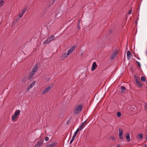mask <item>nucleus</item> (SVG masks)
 I'll use <instances>...</instances> for the list:
<instances>
[{
	"instance_id": "nucleus-13",
	"label": "nucleus",
	"mask_w": 147,
	"mask_h": 147,
	"mask_svg": "<svg viewBox=\"0 0 147 147\" xmlns=\"http://www.w3.org/2000/svg\"><path fill=\"white\" fill-rule=\"evenodd\" d=\"M73 51L71 49H70L68 51V52L67 54L66 53H65L64 57L65 58L69 54L71 53Z\"/></svg>"
},
{
	"instance_id": "nucleus-14",
	"label": "nucleus",
	"mask_w": 147,
	"mask_h": 147,
	"mask_svg": "<svg viewBox=\"0 0 147 147\" xmlns=\"http://www.w3.org/2000/svg\"><path fill=\"white\" fill-rule=\"evenodd\" d=\"M126 138L127 139L128 142H129L131 140L129 134V133L128 132L126 133Z\"/></svg>"
},
{
	"instance_id": "nucleus-8",
	"label": "nucleus",
	"mask_w": 147,
	"mask_h": 147,
	"mask_svg": "<svg viewBox=\"0 0 147 147\" xmlns=\"http://www.w3.org/2000/svg\"><path fill=\"white\" fill-rule=\"evenodd\" d=\"M97 67V65H96V62H94L91 68V70L93 71Z\"/></svg>"
},
{
	"instance_id": "nucleus-38",
	"label": "nucleus",
	"mask_w": 147,
	"mask_h": 147,
	"mask_svg": "<svg viewBox=\"0 0 147 147\" xmlns=\"http://www.w3.org/2000/svg\"><path fill=\"white\" fill-rule=\"evenodd\" d=\"M69 123V122L68 121H67V124H68Z\"/></svg>"
},
{
	"instance_id": "nucleus-23",
	"label": "nucleus",
	"mask_w": 147,
	"mask_h": 147,
	"mask_svg": "<svg viewBox=\"0 0 147 147\" xmlns=\"http://www.w3.org/2000/svg\"><path fill=\"white\" fill-rule=\"evenodd\" d=\"M37 69H35L33 68L32 69L31 72L34 73V74L36 72Z\"/></svg>"
},
{
	"instance_id": "nucleus-4",
	"label": "nucleus",
	"mask_w": 147,
	"mask_h": 147,
	"mask_svg": "<svg viewBox=\"0 0 147 147\" xmlns=\"http://www.w3.org/2000/svg\"><path fill=\"white\" fill-rule=\"evenodd\" d=\"M123 131L122 129L119 128V137L120 139H123L122 136L123 135Z\"/></svg>"
},
{
	"instance_id": "nucleus-41",
	"label": "nucleus",
	"mask_w": 147,
	"mask_h": 147,
	"mask_svg": "<svg viewBox=\"0 0 147 147\" xmlns=\"http://www.w3.org/2000/svg\"><path fill=\"white\" fill-rule=\"evenodd\" d=\"M111 31V32H110V33H111V31Z\"/></svg>"
},
{
	"instance_id": "nucleus-31",
	"label": "nucleus",
	"mask_w": 147,
	"mask_h": 147,
	"mask_svg": "<svg viewBox=\"0 0 147 147\" xmlns=\"http://www.w3.org/2000/svg\"><path fill=\"white\" fill-rule=\"evenodd\" d=\"M136 63L138 64V67L139 68H140L141 65H140V63H139V62H138L137 61H136Z\"/></svg>"
},
{
	"instance_id": "nucleus-3",
	"label": "nucleus",
	"mask_w": 147,
	"mask_h": 147,
	"mask_svg": "<svg viewBox=\"0 0 147 147\" xmlns=\"http://www.w3.org/2000/svg\"><path fill=\"white\" fill-rule=\"evenodd\" d=\"M134 78L135 80V82L138 85V87L140 88H141L142 86L139 81L138 80V78L136 75L134 76Z\"/></svg>"
},
{
	"instance_id": "nucleus-26",
	"label": "nucleus",
	"mask_w": 147,
	"mask_h": 147,
	"mask_svg": "<svg viewBox=\"0 0 147 147\" xmlns=\"http://www.w3.org/2000/svg\"><path fill=\"white\" fill-rule=\"evenodd\" d=\"M38 64L36 63L35 64L33 68L37 69L38 68Z\"/></svg>"
},
{
	"instance_id": "nucleus-33",
	"label": "nucleus",
	"mask_w": 147,
	"mask_h": 147,
	"mask_svg": "<svg viewBox=\"0 0 147 147\" xmlns=\"http://www.w3.org/2000/svg\"><path fill=\"white\" fill-rule=\"evenodd\" d=\"M111 139L113 140H115V138L113 136H111Z\"/></svg>"
},
{
	"instance_id": "nucleus-15",
	"label": "nucleus",
	"mask_w": 147,
	"mask_h": 147,
	"mask_svg": "<svg viewBox=\"0 0 147 147\" xmlns=\"http://www.w3.org/2000/svg\"><path fill=\"white\" fill-rule=\"evenodd\" d=\"M127 58L129 60L131 58V57L132 55H131L130 52L129 51H128L127 53Z\"/></svg>"
},
{
	"instance_id": "nucleus-27",
	"label": "nucleus",
	"mask_w": 147,
	"mask_h": 147,
	"mask_svg": "<svg viewBox=\"0 0 147 147\" xmlns=\"http://www.w3.org/2000/svg\"><path fill=\"white\" fill-rule=\"evenodd\" d=\"M117 115L118 117H120L121 115V113L119 112H118L117 113Z\"/></svg>"
},
{
	"instance_id": "nucleus-32",
	"label": "nucleus",
	"mask_w": 147,
	"mask_h": 147,
	"mask_svg": "<svg viewBox=\"0 0 147 147\" xmlns=\"http://www.w3.org/2000/svg\"><path fill=\"white\" fill-rule=\"evenodd\" d=\"M45 140L46 141H48V140H49V138L48 137H46L45 138Z\"/></svg>"
},
{
	"instance_id": "nucleus-35",
	"label": "nucleus",
	"mask_w": 147,
	"mask_h": 147,
	"mask_svg": "<svg viewBox=\"0 0 147 147\" xmlns=\"http://www.w3.org/2000/svg\"><path fill=\"white\" fill-rule=\"evenodd\" d=\"M117 147H121V145L120 144H118L117 146Z\"/></svg>"
},
{
	"instance_id": "nucleus-7",
	"label": "nucleus",
	"mask_w": 147,
	"mask_h": 147,
	"mask_svg": "<svg viewBox=\"0 0 147 147\" xmlns=\"http://www.w3.org/2000/svg\"><path fill=\"white\" fill-rule=\"evenodd\" d=\"M35 82L36 81H33L32 83L28 86V88H27V90H28L32 88L35 84Z\"/></svg>"
},
{
	"instance_id": "nucleus-17",
	"label": "nucleus",
	"mask_w": 147,
	"mask_h": 147,
	"mask_svg": "<svg viewBox=\"0 0 147 147\" xmlns=\"http://www.w3.org/2000/svg\"><path fill=\"white\" fill-rule=\"evenodd\" d=\"M143 134H138L137 136V139L141 140L143 138Z\"/></svg>"
},
{
	"instance_id": "nucleus-37",
	"label": "nucleus",
	"mask_w": 147,
	"mask_h": 147,
	"mask_svg": "<svg viewBox=\"0 0 147 147\" xmlns=\"http://www.w3.org/2000/svg\"><path fill=\"white\" fill-rule=\"evenodd\" d=\"M136 24H137V21L136 22Z\"/></svg>"
},
{
	"instance_id": "nucleus-12",
	"label": "nucleus",
	"mask_w": 147,
	"mask_h": 147,
	"mask_svg": "<svg viewBox=\"0 0 147 147\" xmlns=\"http://www.w3.org/2000/svg\"><path fill=\"white\" fill-rule=\"evenodd\" d=\"M34 75V73H33L32 72H31L29 74L28 77L27 78V80H30V79L32 78Z\"/></svg>"
},
{
	"instance_id": "nucleus-25",
	"label": "nucleus",
	"mask_w": 147,
	"mask_h": 147,
	"mask_svg": "<svg viewBox=\"0 0 147 147\" xmlns=\"http://www.w3.org/2000/svg\"><path fill=\"white\" fill-rule=\"evenodd\" d=\"M27 80V78L26 77H24L22 80V81L23 82H26Z\"/></svg>"
},
{
	"instance_id": "nucleus-39",
	"label": "nucleus",
	"mask_w": 147,
	"mask_h": 147,
	"mask_svg": "<svg viewBox=\"0 0 147 147\" xmlns=\"http://www.w3.org/2000/svg\"><path fill=\"white\" fill-rule=\"evenodd\" d=\"M145 145V146L146 147V145Z\"/></svg>"
},
{
	"instance_id": "nucleus-40",
	"label": "nucleus",
	"mask_w": 147,
	"mask_h": 147,
	"mask_svg": "<svg viewBox=\"0 0 147 147\" xmlns=\"http://www.w3.org/2000/svg\"><path fill=\"white\" fill-rule=\"evenodd\" d=\"M111 31V32H110V33H111V31Z\"/></svg>"
},
{
	"instance_id": "nucleus-29",
	"label": "nucleus",
	"mask_w": 147,
	"mask_h": 147,
	"mask_svg": "<svg viewBox=\"0 0 147 147\" xmlns=\"http://www.w3.org/2000/svg\"><path fill=\"white\" fill-rule=\"evenodd\" d=\"M80 20L78 21V27L79 29H80V26L79 25H80Z\"/></svg>"
},
{
	"instance_id": "nucleus-19",
	"label": "nucleus",
	"mask_w": 147,
	"mask_h": 147,
	"mask_svg": "<svg viewBox=\"0 0 147 147\" xmlns=\"http://www.w3.org/2000/svg\"><path fill=\"white\" fill-rule=\"evenodd\" d=\"M80 130L79 129V128H78L77 129L76 131L75 132V133H74L73 136L74 137H75L76 135H77V134H78V132Z\"/></svg>"
},
{
	"instance_id": "nucleus-6",
	"label": "nucleus",
	"mask_w": 147,
	"mask_h": 147,
	"mask_svg": "<svg viewBox=\"0 0 147 147\" xmlns=\"http://www.w3.org/2000/svg\"><path fill=\"white\" fill-rule=\"evenodd\" d=\"M117 54H118L117 51V50H115L114 51V53L112 54V55L111 57V60H112L113 59H114L115 58L116 56H117Z\"/></svg>"
},
{
	"instance_id": "nucleus-1",
	"label": "nucleus",
	"mask_w": 147,
	"mask_h": 147,
	"mask_svg": "<svg viewBox=\"0 0 147 147\" xmlns=\"http://www.w3.org/2000/svg\"><path fill=\"white\" fill-rule=\"evenodd\" d=\"M82 109V105H78L75 108L74 112L76 114H78L81 111Z\"/></svg>"
},
{
	"instance_id": "nucleus-24",
	"label": "nucleus",
	"mask_w": 147,
	"mask_h": 147,
	"mask_svg": "<svg viewBox=\"0 0 147 147\" xmlns=\"http://www.w3.org/2000/svg\"><path fill=\"white\" fill-rule=\"evenodd\" d=\"M76 46L75 45H74L72 47H71V48L70 49H71L73 51L76 49Z\"/></svg>"
},
{
	"instance_id": "nucleus-42",
	"label": "nucleus",
	"mask_w": 147,
	"mask_h": 147,
	"mask_svg": "<svg viewBox=\"0 0 147 147\" xmlns=\"http://www.w3.org/2000/svg\"><path fill=\"white\" fill-rule=\"evenodd\" d=\"M146 53H147V52H146Z\"/></svg>"
},
{
	"instance_id": "nucleus-21",
	"label": "nucleus",
	"mask_w": 147,
	"mask_h": 147,
	"mask_svg": "<svg viewBox=\"0 0 147 147\" xmlns=\"http://www.w3.org/2000/svg\"><path fill=\"white\" fill-rule=\"evenodd\" d=\"M17 117V116L15 115V114H14L13 115H12V121H14V120L16 119Z\"/></svg>"
},
{
	"instance_id": "nucleus-20",
	"label": "nucleus",
	"mask_w": 147,
	"mask_h": 147,
	"mask_svg": "<svg viewBox=\"0 0 147 147\" xmlns=\"http://www.w3.org/2000/svg\"><path fill=\"white\" fill-rule=\"evenodd\" d=\"M20 111L19 110H16L15 113L14 114L17 116L20 114Z\"/></svg>"
},
{
	"instance_id": "nucleus-10",
	"label": "nucleus",
	"mask_w": 147,
	"mask_h": 147,
	"mask_svg": "<svg viewBox=\"0 0 147 147\" xmlns=\"http://www.w3.org/2000/svg\"><path fill=\"white\" fill-rule=\"evenodd\" d=\"M27 10V8H25L23 9L22 11L20 13L19 15V16L20 18L22 17L23 15L26 12Z\"/></svg>"
},
{
	"instance_id": "nucleus-2",
	"label": "nucleus",
	"mask_w": 147,
	"mask_h": 147,
	"mask_svg": "<svg viewBox=\"0 0 147 147\" xmlns=\"http://www.w3.org/2000/svg\"><path fill=\"white\" fill-rule=\"evenodd\" d=\"M55 36L54 35H52L48 37L47 40L43 42L44 44H46L50 43L51 41L54 39Z\"/></svg>"
},
{
	"instance_id": "nucleus-30",
	"label": "nucleus",
	"mask_w": 147,
	"mask_h": 147,
	"mask_svg": "<svg viewBox=\"0 0 147 147\" xmlns=\"http://www.w3.org/2000/svg\"><path fill=\"white\" fill-rule=\"evenodd\" d=\"M75 138V137H74L73 136V137H72V139L70 141V144H71L72 143V142L74 140V139Z\"/></svg>"
},
{
	"instance_id": "nucleus-22",
	"label": "nucleus",
	"mask_w": 147,
	"mask_h": 147,
	"mask_svg": "<svg viewBox=\"0 0 147 147\" xmlns=\"http://www.w3.org/2000/svg\"><path fill=\"white\" fill-rule=\"evenodd\" d=\"M141 79V81L142 82H144L146 81V78L144 76H142Z\"/></svg>"
},
{
	"instance_id": "nucleus-34",
	"label": "nucleus",
	"mask_w": 147,
	"mask_h": 147,
	"mask_svg": "<svg viewBox=\"0 0 147 147\" xmlns=\"http://www.w3.org/2000/svg\"><path fill=\"white\" fill-rule=\"evenodd\" d=\"M131 11H132L131 9L129 10L128 12V14H131Z\"/></svg>"
},
{
	"instance_id": "nucleus-11",
	"label": "nucleus",
	"mask_w": 147,
	"mask_h": 147,
	"mask_svg": "<svg viewBox=\"0 0 147 147\" xmlns=\"http://www.w3.org/2000/svg\"><path fill=\"white\" fill-rule=\"evenodd\" d=\"M57 144V143L55 142L51 144L47 145L46 147H54Z\"/></svg>"
},
{
	"instance_id": "nucleus-5",
	"label": "nucleus",
	"mask_w": 147,
	"mask_h": 147,
	"mask_svg": "<svg viewBox=\"0 0 147 147\" xmlns=\"http://www.w3.org/2000/svg\"><path fill=\"white\" fill-rule=\"evenodd\" d=\"M43 144V141L42 140H40L38 142L37 144H36L34 147H40Z\"/></svg>"
},
{
	"instance_id": "nucleus-36",
	"label": "nucleus",
	"mask_w": 147,
	"mask_h": 147,
	"mask_svg": "<svg viewBox=\"0 0 147 147\" xmlns=\"http://www.w3.org/2000/svg\"><path fill=\"white\" fill-rule=\"evenodd\" d=\"M57 0H53V3H52V4H53L55 1H56Z\"/></svg>"
},
{
	"instance_id": "nucleus-9",
	"label": "nucleus",
	"mask_w": 147,
	"mask_h": 147,
	"mask_svg": "<svg viewBox=\"0 0 147 147\" xmlns=\"http://www.w3.org/2000/svg\"><path fill=\"white\" fill-rule=\"evenodd\" d=\"M51 89L50 86H49L46 88L42 92V94H44L47 93Z\"/></svg>"
},
{
	"instance_id": "nucleus-16",
	"label": "nucleus",
	"mask_w": 147,
	"mask_h": 147,
	"mask_svg": "<svg viewBox=\"0 0 147 147\" xmlns=\"http://www.w3.org/2000/svg\"><path fill=\"white\" fill-rule=\"evenodd\" d=\"M86 124V123H85V121L82 123L80 126V128L79 129L80 130H81L83 128L84 125Z\"/></svg>"
},
{
	"instance_id": "nucleus-18",
	"label": "nucleus",
	"mask_w": 147,
	"mask_h": 147,
	"mask_svg": "<svg viewBox=\"0 0 147 147\" xmlns=\"http://www.w3.org/2000/svg\"><path fill=\"white\" fill-rule=\"evenodd\" d=\"M126 90V88L124 86H122L121 87L120 92L121 93H123L124 91Z\"/></svg>"
},
{
	"instance_id": "nucleus-28",
	"label": "nucleus",
	"mask_w": 147,
	"mask_h": 147,
	"mask_svg": "<svg viewBox=\"0 0 147 147\" xmlns=\"http://www.w3.org/2000/svg\"><path fill=\"white\" fill-rule=\"evenodd\" d=\"M4 2V1L3 0H2L0 1V7H1L2 6V5Z\"/></svg>"
}]
</instances>
